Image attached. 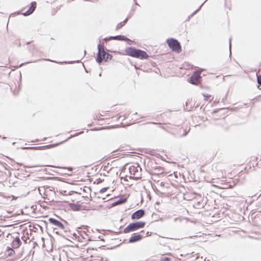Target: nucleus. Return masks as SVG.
I'll return each instance as SVG.
<instances>
[{"label":"nucleus","mask_w":261,"mask_h":261,"mask_svg":"<svg viewBox=\"0 0 261 261\" xmlns=\"http://www.w3.org/2000/svg\"><path fill=\"white\" fill-rule=\"evenodd\" d=\"M125 51L127 55L140 59H145L148 57V55L145 51L137 49L135 47H127Z\"/></svg>","instance_id":"1"},{"label":"nucleus","mask_w":261,"mask_h":261,"mask_svg":"<svg viewBox=\"0 0 261 261\" xmlns=\"http://www.w3.org/2000/svg\"><path fill=\"white\" fill-rule=\"evenodd\" d=\"M145 224L146 223L144 221H138L130 223L124 229L123 232L127 233L130 232L136 231L139 229L143 228L145 226Z\"/></svg>","instance_id":"2"},{"label":"nucleus","mask_w":261,"mask_h":261,"mask_svg":"<svg viewBox=\"0 0 261 261\" xmlns=\"http://www.w3.org/2000/svg\"><path fill=\"white\" fill-rule=\"evenodd\" d=\"M167 43L170 48L173 51L180 53L181 50V46L179 42L176 39L173 38L168 39L167 40Z\"/></svg>","instance_id":"3"},{"label":"nucleus","mask_w":261,"mask_h":261,"mask_svg":"<svg viewBox=\"0 0 261 261\" xmlns=\"http://www.w3.org/2000/svg\"><path fill=\"white\" fill-rule=\"evenodd\" d=\"M98 53L97 54L96 61L100 63L103 60H106L107 53L105 51L104 47L100 44L98 45Z\"/></svg>","instance_id":"4"},{"label":"nucleus","mask_w":261,"mask_h":261,"mask_svg":"<svg viewBox=\"0 0 261 261\" xmlns=\"http://www.w3.org/2000/svg\"><path fill=\"white\" fill-rule=\"evenodd\" d=\"M142 233H144L143 230H142L140 233H133L128 240V243H134L140 241L144 238V234Z\"/></svg>","instance_id":"5"},{"label":"nucleus","mask_w":261,"mask_h":261,"mask_svg":"<svg viewBox=\"0 0 261 261\" xmlns=\"http://www.w3.org/2000/svg\"><path fill=\"white\" fill-rule=\"evenodd\" d=\"M129 171L130 174L134 175L136 178L141 177V168L138 165L130 166L129 168Z\"/></svg>","instance_id":"6"},{"label":"nucleus","mask_w":261,"mask_h":261,"mask_svg":"<svg viewBox=\"0 0 261 261\" xmlns=\"http://www.w3.org/2000/svg\"><path fill=\"white\" fill-rule=\"evenodd\" d=\"M144 211L143 210L141 209L134 212L132 215L131 218L133 220L139 219L142 217L144 215Z\"/></svg>","instance_id":"7"},{"label":"nucleus","mask_w":261,"mask_h":261,"mask_svg":"<svg viewBox=\"0 0 261 261\" xmlns=\"http://www.w3.org/2000/svg\"><path fill=\"white\" fill-rule=\"evenodd\" d=\"M48 221L53 225L56 226L62 229H65V227L63 224L61 223L60 221H58V220H56V219L53 218H50Z\"/></svg>","instance_id":"8"},{"label":"nucleus","mask_w":261,"mask_h":261,"mask_svg":"<svg viewBox=\"0 0 261 261\" xmlns=\"http://www.w3.org/2000/svg\"><path fill=\"white\" fill-rule=\"evenodd\" d=\"M36 7V2H32L31 4V7H30L29 9L25 12L23 13L22 14L24 16H28V15H31L35 11Z\"/></svg>","instance_id":"9"},{"label":"nucleus","mask_w":261,"mask_h":261,"mask_svg":"<svg viewBox=\"0 0 261 261\" xmlns=\"http://www.w3.org/2000/svg\"><path fill=\"white\" fill-rule=\"evenodd\" d=\"M200 78V73H195L194 74L192 75L190 78L191 83L193 84H196L198 82Z\"/></svg>","instance_id":"10"},{"label":"nucleus","mask_w":261,"mask_h":261,"mask_svg":"<svg viewBox=\"0 0 261 261\" xmlns=\"http://www.w3.org/2000/svg\"><path fill=\"white\" fill-rule=\"evenodd\" d=\"M21 241L19 237H16L13 241L12 242V246L15 248H18L21 245Z\"/></svg>","instance_id":"11"},{"label":"nucleus","mask_w":261,"mask_h":261,"mask_svg":"<svg viewBox=\"0 0 261 261\" xmlns=\"http://www.w3.org/2000/svg\"><path fill=\"white\" fill-rule=\"evenodd\" d=\"M110 39L123 40V41H128L129 39L122 35H117L115 36H111L110 37Z\"/></svg>","instance_id":"12"},{"label":"nucleus","mask_w":261,"mask_h":261,"mask_svg":"<svg viewBox=\"0 0 261 261\" xmlns=\"http://www.w3.org/2000/svg\"><path fill=\"white\" fill-rule=\"evenodd\" d=\"M126 199L124 198H120L115 202H113L112 203V206H116L117 205L121 204L122 203H124L126 201Z\"/></svg>","instance_id":"13"},{"label":"nucleus","mask_w":261,"mask_h":261,"mask_svg":"<svg viewBox=\"0 0 261 261\" xmlns=\"http://www.w3.org/2000/svg\"><path fill=\"white\" fill-rule=\"evenodd\" d=\"M128 19V17H127L123 21L120 22V23H119L117 24V25L116 26V30H118L120 29V28H121L126 23V22L127 21Z\"/></svg>","instance_id":"14"},{"label":"nucleus","mask_w":261,"mask_h":261,"mask_svg":"<svg viewBox=\"0 0 261 261\" xmlns=\"http://www.w3.org/2000/svg\"><path fill=\"white\" fill-rule=\"evenodd\" d=\"M7 251H8V255L11 256L14 253V251L11 248L8 247Z\"/></svg>","instance_id":"15"},{"label":"nucleus","mask_w":261,"mask_h":261,"mask_svg":"<svg viewBox=\"0 0 261 261\" xmlns=\"http://www.w3.org/2000/svg\"><path fill=\"white\" fill-rule=\"evenodd\" d=\"M207 0H205L200 6L192 14L191 16H193L194 15L196 14L201 9V7L203 5V4L206 2Z\"/></svg>","instance_id":"16"},{"label":"nucleus","mask_w":261,"mask_h":261,"mask_svg":"<svg viewBox=\"0 0 261 261\" xmlns=\"http://www.w3.org/2000/svg\"><path fill=\"white\" fill-rule=\"evenodd\" d=\"M80 206L77 204H72V206H71V207L73 210H80Z\"/></svg>","instance_id":"17"},{"label":"nucleus","mask_w":261,"mask_h":261,"mask_svg":"<svg viewBox=\"0 0 261 261\" xmlns=\"http://www.w3.org/2000/svg\"><path fill=\"white\" fill-rule=\"evenodd\" d=\"M112 58V56L108 53H107L106 56V60L107 61L108 60H111Z\"/></svg>","instance_id":"18"},{"label":"nucleus","mask_w":261,"mask_h":261,"mask_svg":"<svg viewBox=\"0 0 261 261\" xmlns=\"http://www.w3.org/2000/svg\"><path fill=\"white\" fill-rule=\"evenodd\" d=\"M257 81L258 84L261 86V76H257Z\"/></svg>","instance_id":"19"},{"label":"nucleus","mask_w":261,"mask_h":261,"mask_svg":"<svg viewBox=\"0 0 261 261\" xmlns=\"http://www.w3.org/2000/svg\"><path fill=\"white\" fill-rule=\"evenodd\" d=\"M108 188H103L100 190V193H103L108 190Z\"/></svg>","instance_id":"20"},{"label":"nucleus","mask_w":261,"mask_h":261,"mask_svg":"<svg viewBox=\"0 0 261 261\" xmlns=\"http://www.w3.org/2000/svg\"><path fill=\"white\" fill-rule=\"evenodd\" d=\"M170 258H169V257H163L162 258V260L163 261H170Z\"/></svg>","instance_id":"21"},{"label":"nucleus","mask_w":261,"mask_h":261,"mask_svg":"<svg viewBox=\"0 0 261 261\" xmlns=\"http://www.w3.org/2000/svg\"><path fill=\"white\" fill-rule=\"evenodd\" d=\"M231 38H229V49L230 50V47H231Z\"/></svg>","instance_id":"22"},{"label":"nucleus","mask_w":261,"mask_h":261,"mask_svg":"<svg viewBox=\"0 0 261 261\" xmlns=\"http://www.w3.org/2000/svg\"><path fill=\"white\" fill-rule=\"evenodd\" d=\"M43 60H45V61H51V62H54L53 61L50 60H49V59H44Z\"/></svg>","instance_id":"23"},{"label":"nucleus","mask_w":261,"mask_h":261,"mask_svg":"<svg viewBox=\"0 0 261 261\" xmlns=\"http://www.w3.org/2000/svg\"><path fill=\"white\" fill-rule=\"evenodd\" d=\"M178 219H179V218H174V221L176 222Z\"/></svg>","instance_id":"24"},{"label":"nucleus","mask_w":261,"mask_h":261,"mask_svg":"<svg viewBox=\"0 0 261 261\" xmlns=\"http://www.w3.org/2000/svg\"><path fill=\"white\" fill-rule=\"evenodd\" d=\"M146 235H147V236H150V232H148H148H147V233H146Z\"/></svg>","instance_id":"25"}]
</instances>
